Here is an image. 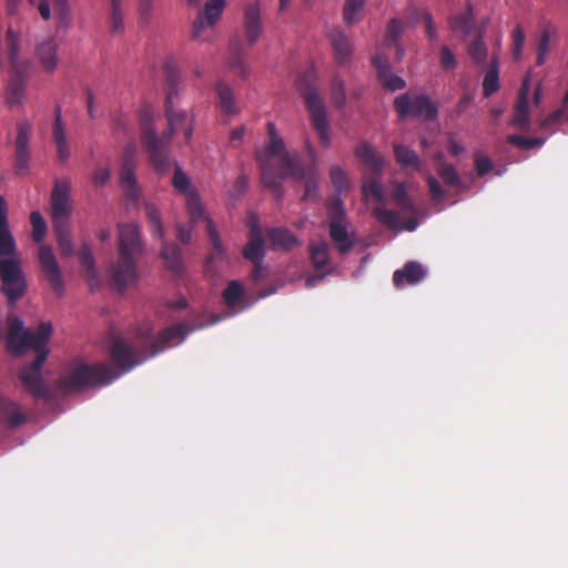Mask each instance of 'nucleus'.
Masks as SVG:
<instances>
[{
    "mask_svg": "<svg viewBox=\"0 0 568 568\" xmlns=\"http://www.w3.org/2000/svg\"><path fill=\"white\" fill-rule=\"evenodd\" d=\"M161 257L165 266L174 273H180L183 267L181 250L175 244L163 243Z\"/></svg>",
    "mask_w": 568,
    "mask_h": 568,
    "instance_id": "obj_36",
    "label": "nucleus"
},
{
    "mask_svg": "<svg viewBox=\"0 0 568 568\" xmlns=\"http://www.w3.org/2000/svg\"><path fill=\"white\" fill-rule=\"evenodd\" d=\"M52 229L60 254L63 257L72 256L74 253V248L70 233V224H57L52 225Z\"/></svg>",
    "mask_w": 568,
    "mask_h": 568,
    "instance_id": "obj_34",
    "label": "nucleus"
},
{
    "mask_svg": "<svg viewBox=\"0 0 568 568\" xmlns=\"http://www.w3.org/2000/svg\"><path fill=\"white\" fill-rule=\"evenodd\" d=\"M425 273L420 263L410 261L407 262L402 270L394 272L393 282L397 287L404 284L415 285L424 278Z\"/></svg>",
    "mask_w": 568,
    "mask_h": 568,
    "instance_id": "obj_24",
    "label": "nucleus"
},
{
    "mask_svg": "<svg viewBox=\"0 0 568 568\" xmlns=\"http://www.w3.org/2000/svg\"><path fill=\"white\" fill-rule=\"evenodd\" d=\"M52 138L57 149V156L61 162H65L70 155V148L65 136V126L62 122L60 105L54 109V122L52 128Z\"/></svg>",
    "mask_w": 568,
    "mask_h": 568,
    "instance_id": "obj_20",
    "label": "nucleus"
},
{
    "mask_svg": "<svg viewBox=\"0 0 568 568\" xmlns=\"http://www.w3.org/2000/svg\"><path fill=\"white\" fill-rule=\"evenodd\" d=\"M529 88L528 80H524L516 101L513 124L519 130H527L530 125L529 120Z\"/></svg>",
    "mask_w": 568,
    "mask_h": 568,
    "instance_id": "obj_21",
    "label": "nucleus"
},
{
    "mask_svg": "<svg viewBox=\"0 0 568 568\" xmlns=\"http://www.w3.org/2000/svg\"><path fill=\"white\" fill-rule=\"evenodd\" d=\"M118 232V260L110 266L109 276L113 286L123 292L138 280L136 263L143 254L144 246L135 223H119Z\"/></svg>",
    "mask_w": 568,
    "mask_h": 568,
    "instance_id": "obj_3",
    "label": "nucleus"
},
{
    "mask_svg": "<svg viewBox=\"0 0 568 568\" xmlns=\"http://www.w3.org/2000/svg\"><path fill=\"white\" fill-rule=\"evenodd\" d=\"M329 178L337 193H343L349 189L346 172L339 165H333L331 168Z\"/></svg>",
    "mask_w": 568,
    "mask_h": 568,
    "instance_id": "obj_50",
    "label": "nucleus"
},
{
    "mask_svg": "<svg viewBox=\"0 0 568 568\" xmlns=\"http://www.w3.org/2000/svg\"><path fill=\"white\" fill-rule=\"evenodd\" d=\"M1 292L14 305L27 292V281L21 262L13 257L0 260Z\"/></svg>",
    "mask_w": 568,
    "mask_h": 568,
    "instance_id": "obj_7",
    "label": "nucleus"
},
{
    "mask_svg": "<svg viewBox=\"0 0 568 568\" xmlns=\"http://www.w3.org/2000/svg\"><path fill=\"white\" fill-rule=\"evenodd\" d=\"M328 221L343 222L346 217L344 203L339 197L332 199L327 203Z\"/></svg>",
    "mask_w": 568,
    "mask_h": 568,
    "instance_id": "obj_55",
    "label": "nucleus"
},
{
    "mask_svg": "<svg viewBox=\"0 0 568 568\" xmlns=\"http://www.w3.org/2000/svg\"><path fill=\"white\" fill-rule=\"evenodd\" d=\"M31 126L27 122H22L18 124L17 128V139L14 143L16 148V161H14V170L16 173H23L29 169L30 162V151H29V138H30Z\"/></svg>",
    "mask_w": 568,
    "mask_h": 568,
    "instance_id": "obj_14",
    "label": "nucleus"
},
{
    "mask_svg": "<svg viewBox=\"0 0 568 568\" xmlns=\"http://www.w3.org/2000/svg\"><path fill=\"white\" fill-rule=\"evenodd\" d=\"M110 32L114 36L124 32V16L121 9V0H111Z\"/></svg>",
    "mask_w": 568,
    "mask_h": 568,
    "instance_id": "obj_42",
    "label": "nucleus"
},
{
    "mask_svg": "<svg viewBox=\"0 0 568 568\" xmlns=\"http://www.w3.org/2000/svg\"><path fill=\"white\" fill-rule=\"evenodd\" d=\"M268 239L273 245V247L291 250L294 246L300 245L298 239L287 229L285 227H274L271 229L267 233Z\"/></svg>",
    "mask_w": 568,
    "mask_h": 568,
    "instance_id": "obj_31",
    "label": "nucleus"
},
{
    "mask_svg": "<svg viewBox=\"0 0 568 568\" xmlns=\"http://www.w3.org/2000/svg\"><path fill=\"white\" fill-rule=\"evenodd\" d=\"M79 261L81 266L85 270L87 280L92 290L99 286L100 280L98 270L95 267V258L90 246L87 243H83L79 253Z\"/></svg>",
    "mask_w": 568,
    "mask_h": 568,
    "instance_id": "obj_27",
    "label": "nucleus"
},
{
    "mask_svg": "<svg viewBox=\"0 0 568 568\" xmlns=\"http://www.w3.org/2000/svg\"><path fill=\"white\" fill-rule=\"evenodd\" d=\"M181 114H185L186 119L185 121L178 119L176 125H172L170 119L168 118L169 131L161 138L156 135L150 120H141V143L149 154L152 166L159 173H165L171 166V159L168 153V146L172 134L181 131L186 141H190L192 138L193 116H191L186 111H175L172 108V116L179 118Z\"/></svg>",
    "mask_w": 568,
    "mask_h": 568,
    "instance_id": "obj_4",
    "label": "nucleus"
},
{
    "mask_svg": "<svg viewBox=\"0 0 568 568\" xmlns=\"http://www.w3.org/2000/svg\"><path fill=\"white\" fill-rule=\"evenodd\" d=\"M468 54L476 63L484 62L487 57V47L481 37L475 39L468 47Z\"/></svg>",
    "mask_w": 568,
    "mask_h": 568,
    "instance_id": "obj_54",
    "label": "nucleus"
},
{
    "mask_svg": "<svg viewBox=\"0 0 568 568\" xmlns=\"http://www.w3.org/2000/svg\"><path fill=\"white\" fill-rule=\"evenodd\" d=\"M440 67L444 71L454 70L457 67V61L454 53L447 45L440 48Z\"/></svg>",
    "mask_w": 568,
    "mask_h": 568,
    "instance_id": "obj_58",
    "label": "nucleus"
},
{
    "mask_svg": "<svg viewBox=\"0 0 568 568\" xmlns=\"http://www.w3.org/2000/svg\"><path fill=\"white\" fill-rule=\"evenodd\" d=\"M473 20V8L468 4L464 12L449 20V27L455 33H459L463 38H466L471 32Z\"/></svg>",
    "mask_w": 568,
    "mask_h": 568,
    "instance_id": "obj_35",
    "label": "nucleus"
},
{
    "mask_svg": "<svg viewBox=\"0 0 568 568\" xmlns=\"http://www.w3.org/2000/svg\"><path fill=\"white\" fill-rule=\"evenodd\" d=\"M499 90V67L497 57H493L489 70L483 80V94L485 98L490 97Z\"/></svg>",
    "mask_w": 568,
    "mask_h": 568,
    "instance_id": "obj_37",
    "label": "nucleus"
},
{
    "mask_svg": "<svg viewBox=\"0 0 568 568\" xmlns=\"http://www.w3.org/2000/svg\"><path fill=\"white\" fill-rule=\"evenodd\" d=\"M331 43L334 50L335 62L338 65L347 64L353 52V45L348 38L341 30H335L331 36Z\"/></svg>",
    "mask_w": 568,
    "mask_h": 568,
    "instance_id": "obj_25",
    "label": "nucleus"
},
{
    "mask_svg": "<svg viewBox=\"0 0 568 568\" xmlns=\"http://www.w3.org/2000/svg\"><path fill=\"white\" fill-rule=\"evenodd\" d=\"M394 108L400 119L413 115L432 121L438 114L437 106L426 94H418L412 99L408 93H403L395 98Z\"/></svg>",
    "mask_w": 568,
    "mask_h": 568,
    "instance_id": "obj_10",
    "label": "nucleus"
},
{
    "mask_svg": "<svg viewBox=\"0 0 568 568\" xmlns=\"http://www.w3.org/2000/svg\"><path fill=\"white\" fill-rule=\"evenodd\" d=\"M403 32V24L397 19H392L386 30V41L396 42Z\"/></svg>",
    "mask_w": 568,
    "mask_h": 568,
    "instance_id": "obj_60",
    "label": "nucleus"
},
{
    "mask_svg": "<svg viewBox=\"0 0 568 568\" xmlns=\"http://www.w3.org/2000/svg\"><path fill=\"white\" fill-rule=\"evenodd\" d=\"M255 158L261 171V182L277 200L283 196L282 182L286 178L304 179L303 166L285 150L281 138L270 139L264 151H256Z\"/></svg>",
    "mask_w": 568,
    "mask_h": 568,
    "instance_id": "obj_2",
    "label": "nucleus"
},
{
    "mask_svg": "<svg viewBox=\"0 0 568 568\" xmlns=\"http://www.w3.org/2000/svg\"><path fill=\"white\" fill-rule=\"evenodd\" d=\"M226 0H207L204 6V11L200 12L193 23L192 39L197 40L202 37V32L206 27L214 26L225 7Z\"/></svg>",
    "mask_w": 568,
    "mask_h": 568,
    "instance_id": "obj_13",
    "label": "nucleus"
},
{
    "mask_svg": "<svg viewBox=\"0 0 568 568\" xmlns=\"http://www.w3.org/2000/svg\"><path fill=\"white\" fill-rule=\"evenodd\" d=\"M394 156L402 169H413L415 171L420 170L422 161L416 151L408 149L405 145L396 144L394 146Z\"/></svg>",
    "mask_w": 568,
    "mask_h": 568,
    "instance_id": "obj_32",
    "label": "nucleus"
},
{
    "mask_svg": "<svg viewBox=\"0 0 568 568\" xmlns=\"http://www.w3.org/2000/svg\"><path fill=\"white\" fill-rule=\"evenodd\" d=\"M331 99L337 109H342L346 103L345 83L338 75H334L332 79Z\"/></svg>",
    "mask_w": 568,
    "mask_h": 568,
    "instance_id": "obj_47",
    "label": "nucleus"
},
{
    "mask_svg": "<svg viewBox=\"0 0 568 568\" xmlns=\"http://www.w3.org/2000/svg\"><path fill=\"white\" fill-rule=\"evenodd\" d=\"M205 221H206V231H207L211 244H212V252L206 257V262L211 263L214 260L223 258L225 256V248L222 244L219 232L215 229L214 222L209 217H205Z\"/></svg>",
    "mask_w": 568,
    "mask_h": 568,
    "instance_id": "obj_38",
    "label": "nucleus"
},
{
    "mask_svg": "<svg viewBox=\"0 0 568 568\" xmlns=\"http://www.w3.org/2000/svg\"><path fill=\"white\" fill-rule=\"evenodd\" d=\"M365 0H346L343 18L344 21L352 26L361 20V12L364 9Z\"/></svg>",
    "mask_w": 568,
    "mask_h": 568,
    "instance_id": "obj_45",
    "label": "nucleus"
},
{
    "mask_svg": "<svg viewBox=\"0 0 568 568\" xmlns=\"http://www.w3.org/2000/svg\"><path fill=\"white\" fill-rule=\"evenodd\" d=\"M244 290L239 281H231L223 291V300L229 307H234L243 297Z\"/></svg>",
    "mask_w": 568,
    "mask_h": 568,
    "instance_id": "obj_48",
    "label": "nucleus"
},
{
    "mask_svg": "<svg viewBox=\"0 0 568 568\" xmlns=\"http://www.w3.org/2000/svg\"><path fill=\"white\" fill-rule=\"evenodd\" d=\"M372 63L376 69L378 80L383 88L389 91L402 90L406 87L405 80L392 73V68L387 59L381 54H375Z\"/></svg>",
    "mask_w": 568,
    "mask_h": 568,
    "instance_id": "obj_15",
    "label": "nucleus"
},
{
    "mask_svg": "<svg viewBox=\"0 0 568 568\" xmlns=\"http://www.w3.org/2000/svg\"><path fill=\"white\" fill-rule=\"evenodd\" d=\"M191 331L187 324L179 323L161 331L155 341L145 336L129 343L121 336H112L109 353L114 368L105 363L73 364L68 373L58 381V388L69 393L85 387L105 386L162 352L173 341H183Z\"/></svg>",
    "mask_w": 568,
    "mask_h": 568,
    "instance_id": "obj_1",
    "label": "nucleus"
},
{
    "mask_svg": "<svg viewBox=\"0 0 568 568\" xmlns=\"http://www.w3.org/2000/svg\"><path fill=\"white\" fill-rule=\"evenodd\" d=\"M92 180L95 186H102L106 184L110 180V170L106 168L97 169L93 173Z\"/></svg>",
    "mask_w": 568,
    "mask_h": 568,
    "instance_id": "obj_64",
    "label": "nucleus"
},
{
    "mask_svg": "<svg viewBox=\"0 0 568 568\" xmlns=\"http://www.w3.org/2000/svg\"><path fill=\"white\" fill-rule=\"evenodd\" d=\"M296 89L305 100L311 122L314 130L317 132L320 143L323 146H328L331 143V134L327 112L313 80V73L305 72L301 74L296 80Z\"/></svg>",
    "mask_w": 568,
    "mask_h": 568,
    "instance_id": "obj_5",
    "label": "nucleus"
},
{
    "mask_svg": "<svg viewBox=\"0 0 568 568\" xmlns=\"http://www.w3.org/2000/svg\"><path fill=\"white\" fill-rule=\"evenodd\" d=\"M215 90L219 97V105L221 111L227 115L237 114L240 109L236 105L231 87L223 81H219L215 85Z\"/></svg>",
    "mask_w": 568,
    "mask_h": 568,
    "instance_id": "obj_29",
    "label": "nucleus"
},
{
    "mask_svg": "<svg viewBox=\"0 0 568 568\" xmlns=\"http://www.w3.org/2000/svg\"><path fill=\"white\" fill-rule=\"evenodd\" d=\"M329 237L334 242L341 255L349 253L356 245V241L348 234L345 221H328Z\"/></svg>",
    "mask_w": 568,
    "mask_h": 568,
    "instance_id": "obj_18",
    "label": "nucleus"
},
{
    "mask_svg": "<svg viewBox=\"0 0 568 568\" xmlns=\"http://www.w3.org/2000/svg\"><path fill=\"white\" fill-rule=\"evenodd\" d=\"M437 174L443 180V182L448 186L462 185L459 174L452 164H439L437 168Z\"/></svg>",
    "mask_w": 568,
    "mask_h": 568,
    "instance_id": "obj_51",
    "label": "nucleus"
},
{
    "mask_svg": "<svg viewBox=\"0 0 568 568\" xmlns=\"http://www.w3.org/2000/svg\"><path fill=\"white\" fill-rule=\"evenodd\" d=\"M507 141L510 144L517 145V146H519L520 149H524V150H530V149H534V148H537V146H541L544 144V140L542 139L525 138V136L518 135V134H510V135H508Z\"/></svg>",
    "mask_w": 568,
    "mask_h": 568,
    "instance_id": "obj_53",
    "label": "nucleus"
},
{
    "mask_svg": "<svg viewBox=\"0 0 568 568\" xmlns=\"http://www.w3.org/2000/svg\"><path fill=\"white\" fill-rule=\"evenodd\" d=\"M26 80L21 72L14 71L11 74L7 89V103L12 108L21 105L23 101Z\"/></svg>",
    "mask_w": 568,
    "mask_h": 568,
    "instance_id": "obj_30",
    "label": "nucleus"
},
{
    "mask_svg": "<svg viewBox=\"0 0 568 568\" xmlns=\"http://www.w3.org/2000/svg\"><path fill=\"white\" fill-rule=\"evenodd\" d=\"M120 182L124 189L126 197L133 201L138 200L140 192L134 173L133 156L130 154H125L123 158Z\"/></svg>",
    "mask_w": 568,
    "mask_h": 568,
    "instance_id": "obj_22",
    "label": "nucleus"
},
{
    "mask_svg": "<svg viewBox=\"0 0 568 568\" xmlns=\"http://www.w3.org/2000/svg\"><path fill=\"white\" fill-rule=\"evenodd\" d=\"M17 245L11 234L8 220V204L3 196H0V257L13 256Z\"/></svg>",
    "mask_w": 568,
    "mask_h": 568,
    "instance_id": "obj_16",
    "label": "nucleus"
},
{
    "mask_svg": "<svg viewBox=\"0 0 568 568\" xmlns=\"http://www.w3.org/2000/svg\"><path fill=\"white\" fill-rule=\"evenodd\" d=\"M30 224L32 226V240L34 243L43 242L48 226L47 222L43 219L42 214L39 211H32L30 213Z\"/></svg>",
    "mask_w": 568,
    "mask_h": 568,
    "instance_id": "obj_44",
    "label": "nucleus"
},
{
    "mask_svg": "<svg viewBox=\"0 0 568 568\" xmlns=\"http://www.w3.org/2000/svg\"><path fill=\"white\" fill-rule=\"evenodd\" d=\"M247 186H248L247 176L245 174H240L236 178L232 190L230 191L231 196L232 197L241 196L247 190Z\"/></svg>",
    "mask_w": 568,
    "mask_h": 568,
    "instance_id": "obj_62",
    "label": "nucleus"
},
{
    "mask_svg": "<svg viewBox=\"0 0 568 568\" xmlns=\"http://www.w3.org/2000/svg\"><path fill=\"white\" fill-rule=\"evenodd\" d=\"M36 359L21 369L19 379L36 400L49 399L50 389L42 378V366L48 358L49 349L45 347L41 351H36Z\"/></svg>",
    "mask_w": 568,
    "mask_h": 568,
    "instance_id": "obj_8",
    "label": "nucleus"
},
{
    "mask_svg": "<svg viewBox=\"0 0 568 568\" xmlns=\"http://www.w3.org/2000/svg\"><path fill=\"white\" fill-rule=\"evenodd\" d=\"M476 171L479 176L486 175L493 169V162L487 156L476 155Z\"/></svg>",
    "mask_w": 568,
    "mask_h": 568,
    "instance_id": "obj_63",
    "label": "nucleus"
},
{
    "mask_svg": "<svg viewBox=\"0 0 568 568\" xmlns=\"http://www.w3.org/2000/svg\"><path fill=\"white\" fill-rule=\"evenodd\" d=\"M186 207L192 222H197L200 219L204 217L201 199L195 192L186 194Z\"/></svg>",
    "mask_w": 568,
    "mask_h": 568,
    "instance_id": "obj_52",
    "label": "nucleus"
},
{
    "mask_svg": "<svg viewBox=\"0 0 568 568\" xmlns=\"http://www.w3.org/2000/svg\"><path fill=\"white\" fill-rule=\"evenodd\" d=\"M57 49L58 44L52 38L40 42L37 47V55L43 68L49 72H52L57 68Z\"/></svg>",
    "mask_w": 568,
    "mask_h": 568,
    "instance_id": "obj_28",
    "label": "nucleus"
},
{
    "mask_svg": "<svg viewBox=\"0 0 568 568\" xmlns=\"http://www.w3.org/2000/svg\"><path fill=\"white\" fill-rule=\"evenodd\" d=\"M145 213L151 224L152 234L159 239H163L164 229L161 222V214L159 209L153 203H146Z\"/></svg>",
    "mask_w": 568,
    "mask_h": 568,
    "instance_id": "obj_46",
    "label": "nucleus"
},
{
    "mask_svg": "<svg viewBox=\"0 0 568 568\" xmlns=\"http://www.w3.org/2000/svg\"><path fill=\"white\" fill-rule=\"evenodd\" d=\"M362 193L365 199L373 197L376 202L384 201V191L381 184V175L373 174L362 185Z\"/></svg>",
    "mask_w": 568,
    "mask_h": 568,
    "instance_id": "obj_41",
    "label": "nucleus"
},
{
    "mask_svg": "<svg viewBox=\"0 0 568 568\" xmlns=\"http://www.w3.org/2000/svg\"><path fill=\"white\" fill-rule=\"evenodd\" d=\"M513 39V57L515 60H519L521 58L523 48L525 44V33L524 30L517 26L511 32Z\"/></svg>",
    "mask_w": 568,
    "mask_h": 568,
    "instance_id": "obj_56",
    "label": "nucleus"
},
{
    "mask_svg": "<svg viewBox=\"0 0 568 568\" xmlns=\"http://www.w3.org/2000/svg\"><path fill=\"white\" fill-rule=\"evenodd\" d=\"M550 33L545 30L538 41L537 45V64L541 65L545 62L546 54L549 50Z\"/></svg>",
    "mask_w": 568,
    "mask_h": 568,
    "instance_id": "obj_59",
    "label": "nucleus"
},
{
    "mask_svg": "<svg viewBox=\"0 0 568 568\" xmlns=\"http://www.w3.org/2000/svg\"><path fill=\"white\" fill-rule=\"evenodd\" d=\"M0 417L10 428L20 427L27 422V415L21 410V406L3 396H0Z\"/></svg>",
    "mask_w": 568,
    "mask_h": 568,
    "instance_id": "obj_23",
    "label": "nucleus"
},
{
    "mask_svg": "<svg viewBox=\"0 0 568 568\" xmlns=\"http://www.w3.org/2000/svg\"><path fill=\"white\" fill-rule=\"evenodd\" d=\"M372 215L383 225L390 230H399V214L394 210L384 206H376L372 210Z\"/></svg>",
    "mask_w": 568,
    "mask_h": 568,
    "instance_id": "obj_40",
    "label": "nucleus"
},
{
    "mask_svg": "<svg viewBox=\"0 0 568 568\" xmlns=\"http://www.w3.org/2000/svg\"><path fill=\"white\" fill-rule=\"evenodd\" d=\"M244 28L248 45H253L261 36V10L258 3H250L244 9Z\"/></svg>",
    "mask_w": 568,
    "mask_h": 568,
    "instance_id": "obj_19",
    "label": "nucleus"
},
{
    "mask_svg": "<svg viewBox=\"0 0 568 568\" xmlns=\"http://www.w3.org/2000/svg\"><path fill=\"white\" fill-rule=\"evenodd\" d=\"M174 189L179 193L187 194L191 191H189L190 187V179L187 175L179 168H175L173 180H172Z\"/></svg>",
    "mask_w": 568,
    "mask_h": 568,
    "instance_id": "obj_57",
    "label": "nucleus"
},
{
    "mask_svg": "<svg viewBox=\"0 0 568 568\" xmlns=\"http://www.w3.org/2000/svg\"><path fill=\"white\" fill-rule=\"evenodd\" d=\"M52 334V325L41 322L37 332L24 328L23 322L18 317L8 318L7 347L14 355L20 356L29 349L41 351L48 347Z\"/></svg>",
    "mask_w": 568,
    "mask_h": 568,
    "instance_id": "obj_6",
    "label": "nucleus"
},
{
    "mask_svg": "<svg viewBox=\"0 0 568 568\" xmlns=\"http://www.w3.org/2000/svg\"><path fill=\"white\" fill-rule=\"evenodd\" d=\"M38 261L50 287L58 296H61L64 292V282L52 248L41 245L38 250Z\"/></svg>",
    "mask_w": 568,
    "mask_h": 568,
    "instance_id": "obj_11",
    "label": "nucleus"
},
{
    "mask_svg": "<svg viewBox=\"0 0 568 568\" xmlns=\"http://www.w3.org/2000/svg\"><path fill=\"white\" fill-rule=\"evenodd\" d=\"M164 74L166 80V99H165V115L170 119L172 125H176L178 118L171 115L172 113V101L178 97V84L180 81V74L176 68L172 64H165ZM179 119L185 121V114H181Z\"/></svg>",
    "mask_w": 568,
    "mask_h": 568,
    "instance_id": "obj_17",
    "label": "nucleus"
},
{
    "mask_svg": "<svg viewBox=\"0 0 568 568\" xmlns=\"http://www.w3.org/2000/svg\"><path fill=\"white\" fill-rule=\"evenodd\" d=\"M229 67L239 77L245 79L250 73V68L244 61L241 52V43L239 39H233L230 43Z\"/></svg>",
    "mask_w": 568,
    "mask_h": 568,
    "instance_id": "obj_33",
    "label": "nucleus"
},
{
    "mask_svg": "<svg viewBox=\"0 0 568 568\" xmlns=\"http://www.w3.org/2000/svg\"><path fill=\"white\" fill-rule=\"evenodd\" d=\"M355 153L373 174L382 175L384 160L373 146L367 143H362L356 148Z\"/></svg>",
    "mask_w": 568,
    "mask_h": 568,
    "instance_id": "obj_26",
    "label": "nucleus"
},
{
    "mask_svg": "<svg viewBox=\"0 0 568 568\" xmlns=\"http://www.w3.org/2000/svg\"><path fill=\"white\" fill-rule=\"evenodd\" d=\"M6 42L8 49V59L11 63L12 69H16L20 51L19 36L12 29H8L6 34Z\"/></svg>",
    "mask_w": 568,
    "mask_h": 568,
    "instance_id": "obj_49",
    "label": "nucleus"
},
{
    "mask_svg": "<svg viewBox=\"0 0 568 568\" xmlns=\"http://www.w3.org/2000/svg\"><path fill=\"white\" fill-rule=\"evenodd\" d=\"M308 254L311 263L315 271H324L322 274L313 275L306 278L305 284L307 287L314 286L317 282L322 281L331 270L329 246L324 240L320 242H312L308 245Z\"/></svg>",
    "mask_w": 568,
    "mask_h": 568,
    "instance_id": "obj_12",
    "label": "nucleus"
},
{
    "mask_svg": "<svg viewBox=\"0 0 568 568\" xmlns=\"http://www.w3.org/2000/svg\"><path fill=\"white\" fill-rule=\"evenodd\" d=\"M392 199L395 205L400 209V211L413 214L416 213V206L410 200L404 182H398L394 185L392 190Z\"/></svg>",
    "mask_w": 568,
    "mask_h": 568,
    "instance_id": "obj_39",
    "label": "nucleus"
},
{
    "mask_svg": "<svg viewBox=\"0 0 568 568\" xmlns=\"http://www.w3.org/2000/svg\"><path fill=\"white\" fill-rule=\"evenodd\" d=\"M242 254L245 260L252 262H263L265 257L264 242L257 240H248L243 247Z\"/></svg>",
    "mask_w": 568,
    "mask_h": 568,
    "instance_id": "obj_43",
    "label": "nucleus"
},
{
    "mask_svg": "<svg viewBox=\"0 0 568 568\" xmlns=\"http://www.w3.org/2000/svg\"><path fill=\"white\" fill-rule=\"evenodd\" d=\"M427 185L432 200L439 201L444 197L445 192L439 182L433 175L427 176Z\"/></svg>",
    "mask_w": 568,
    "mask_h": 568,
    "instance_id": "obj_61",
    "label": "nucleus"
},
{
    "mask_svg": "<svg viewBox=\"0 0 568 568\" xmlns=\"http://www.w3.org/2000/svg\"><path fill=\"white\" fill-rule=\"evenodd\" d=\"M49 204L52 225L70 224L73 206L71 200V182L68 179L57 180L54 182Z\"/></svg>",
    "mask_w": 568,
    "mask_h": 568,
    "instance_id": "obj_9",
    "label": "nucleus"
}]
</instances>
